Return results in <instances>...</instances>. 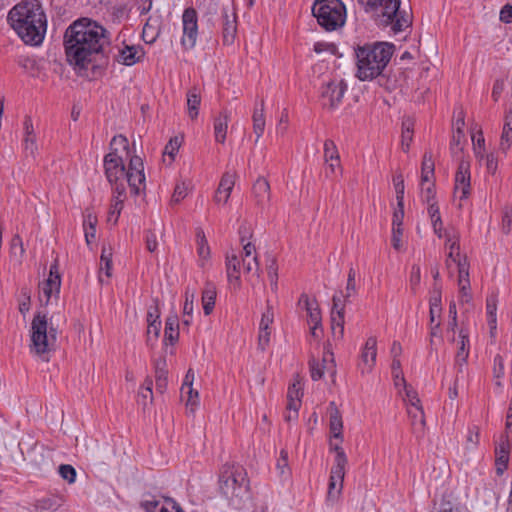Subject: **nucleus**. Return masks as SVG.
Wrapping results in <instances>:
<instances>
[{"instance_id":"dca6fc26","label":"nucleus","mask_w":512,"mask_h":512,"mask_svg":"<svg viewBox=\"0 0 512 512\" xmlns=\"http://www.w3.org/2000/svg\"><path fill=\"white\" fill-rule=\"evenodd\" d=\"M274 313L272 307L267 305L266 310L262 313L259 330H258V348L265 351L271 342L274 333Z\"/></svg>"},{"instance_id":"79ce46f5","label":"nucleus","mask_w":512,"mask_h":512,"mask_svg":"<svg viewBox=\"0 0 512 512\" xmlns=\"http://www.w3.org/2000/svg\"><path fill=\"white\" fill-rule=\"evenodd\" d=\"M160 34V20L158 17H149L143 27V38L146 42H154Z\"/></svg>"},{"instance_id":"603ef678","label":"nucleus","mask_w":512,"mask_h":512,"mask_svg":"<svg viewBox=\"0 0 512 512\" xmlns=\"http://www.w3.org/2000/svg\"><path fill=\"white\" fill-rule=\"evenodd\" d=\"M470 353V340L469 333L466 329L462 328L459 332V348L457 355H468Z\"/></svg>"},{"instance_id":"a211bd4d","label":"nucleus","mask_w":512,"mask_h":512,"mask_svg":"<svg viewBox=\"0 0 512 512\" xmlns=\"http://www.w3.org/2000/svg\"><path fill=\"white\" fill-rule=\"evenodd\" d=\"M61 288V277L56 264L51 265L48 278L41 285V300L48 304L52 298H58Z\"/></svg>"},{"instance_id":"49530a36","label":"nucleus","mask_w":512,"mask_h":512,"mask_svg":"<svg viewBox=\"0 0 512 512\" xmlns=\"http://www.w3.org/2000/svg\"><path fill=\"white\" fill-rule=\"evenodd\" d=\"M392 376L394 386L397 389L398 393H401V386H405L406 380L404 378L403 372L401 370L400 360L394 358L391 365Z\"/></svg>"},{"instance_id":"338daca9","label":"nucleus","mask_w":512,"mask_h":512,"mask_svg":"<svg viewBox=\"0 0 512 512\" xmlns=\"http://www.w3.org/2000/svg\"><path fill=\"white\" fill-rule=\"evenodd\" d=\"M413 131L405 123L403 124L402 135H401V146L403 151H408L412 142Z\"/></svg>"},{"instance_id":"b1692460","label":"nucleus","mask_w":512,"mask_h":512,"mask_svg":"<svg viewBox=\"0 0 512 512\" xmlns=\"http://www.w3.org/2000/svg\"><path fill=\"white\" fill-rule=\"evenodd\" d=\"M24 140H23V147L24 152L27 156H30L32 158H35L38 152V145L36 140V135L33 131V125L31 119H25L24 121Z\"/></svg>"},{"instance_id":"4d7b16f0","label":"nucleus","mask_w":512,"mask_h":512,"mask_svg":"<svg viewBox=\"0 0 512 512\" xmlns=\"http://www.w3.org/2000/svg\"><path fill=\"white\" fill-rule=\"evenodd\" d=\"M342 173V166L339 159H335V162L333 161H325V174L327 177H336L338 175H341Z\"/></svg>"},{"instance_id":"473e14b6","label":"nucleus","mask_w":512,"mask_h":512,"mask_svg":"<svg viewBox=\"0 0 512 512\" xmlns=\"http://www.w3.org/2000/svg\"><path fill=\"white\" fill-rule=\"evenodd\" d=\"M253 194L259 205H264L270 199V185L265 178H258L253 185Z\"/></svg>"},{"instance_id":"9b49d317","label":"nucleus","mask_w":512,"mask_h":512,"mask_svg":"<svg viewBox=\"0 0 512 512\" xmlns=\"http://www.w3.org/2000/svg\"><path fill=\"white\" fill-rule=\"evenodd\" d=\"M348 84L345 80L335 78L323 86L322 90V105L329 109L335 110L341 104L345 93L347 92Z\"/></svg>"},{"instance_id":"052dcab7","label":"nucleus","mask_w":512,"mask_h":512,"mask_svg":"<svg viewBox=\"0 0 512 512\" xmlns=\"http://www.w3.org/2000/svg\"><path fill=\"white\" fill-rule=\"evenodd\" d=\"M458 270L457 284L470 282L469 278V263L467 260H462L461 263L456 264Z\"/></svg>"},{"instance_id":"9d476101","label":"nucleus","mask_w":512,"mask_h":512,"mask_svg":"<svg viewBox=\"0 0 512 512\" xmlns=\"http://www.w3.org/2000/svg\"><path fill=\"white\" fill-rule=\"evenodd\" d=\"M182 31V47L186 50L193 49L198 39V15L196 10L192 7H188L183 11Z\"/></svg>"},{"instance_id":"2f4dec72","label":"nucleus","mask_w":512,"mask_h":512,"mask_svg":"<svg viewBox=\"0 0 512 512\" xmlns=\"http://www.w3.org/2000/svg\"><path fill=\"white\" fill-rule=\"evenodd\" d=\"M241 267L243 268V263L241 264L236 255L232 254L227 256L226 270L228 281L230 283H235V285L239 284Z\"/></svg>"},{"instance_id":"e433bc0d","label":"nucleus","mask_w":512,"mask_h":512,"mask_svg":"<svg viewBox=\"0 0 512 512\" xmlns=\"http://www.w3.org/2000/svg\"><path fill=\"white\" fill-rule=\"evenodd\" d=\"M187 113L190 119L194 120L198 117L201 104L200 91L194 87L187 92Z\"/></svg>"},{"instance_id":"f704fd0d","label":"nucleus","mask_w":512,"mask_h":512,"mask_svg":"<svg viewBox=\"0 0 512 512\" xmlns=\"http://www.w3.org/2000/svg\"><path fill=\"white\" fill-rule=\"evenodd\" d=\"M511 145H512V111H510L505 117L502 134H501V138H500L499 149L502 152L507 153V151L510 149Z\"/></svg>"},{"instance_id":"c03bdc74","label":"nucleus","mask_w":512,"mask_h":512,"mask_svg":"<svg viewBox=\"0 0 512 512\" xmlns=\"http://www.w3.org/2000/svg\"><path fill=\"white\" fill-rule=\"evenodd\" d=\"M495 454L496 464L498 466V470L500 471V466L506 467L510 455V445L506 439H501L496 445Z\"/></svg>"},{"instance_id":"6e6d98bb","label":"nucleus","mask_w":512,"mask_h":512,"mask_svg":"<svg viewBox=\"0 0 512 512\" xmlns=\"http://www.w3.org/2000/svg\"><path fill=\"white\" fill-rule=\"evenodd\" d=\"M339 158V152L335 143L332 140H326L324 143V160L335 162V159Z\"/></svg>"},{"instance_id":"bb28decb","label":"nucleus","mask_w":512,"mask_h":512,"mask_svg":"<svg viewBox=\"0 0 512 512\" xmlns=\"http://www.w3.org/2000/svg\"><path fill=\"white\" fill-rule=\"evenodd\" d=\"M407 413L412 425L413 432L417 435H423L425 428V414L420 405L408 406Z\"/></svg>"},{"instance_id":"a18cd8bd","label":"nucleus","mask_w":512,"mask_h":512,"mask_svg":"<svg viewBox=\"0 0 512 512\" xmlns=\"http://www.w3.org/2000/svg\"><path fill=\"white\" fill-rule=\"evenodd\" d=\"M153 381L150 377H147L143 384L141 385L138 397L139 402L145 407L148 403H151L153 400Z\"/></svg>"},{"instance_id":"393cba45","label":"nucleus","mask_w":512,"mask_h":512,"mask_svg":"<svg viewBox=\"0 0 512 512\" xmlns=\"http://www.w3.org/2000/svg\"><path fill=\"white\" fill-rule=\"evenodd\" d=\"M230 114L228 111H222L213 122L214 138L217 143L224 144L227 136Z\"/></svg>"},{"instance_id":"69168bd1","label":"nucleus","mask_w":512,"mask_h":512,"mask_svg":"<svg viewBox=\"0 0 512 512\" xmlns=\"http://www.w3.org/2000/svg\"><path fill=\"white\" fill-rule=\"evenodd\" d=\"M458 289H459V300L462 303H469L472 300L470 282L464 281V283L458 284Z\"/></svg>"},{"instance_id":"ea45409f","label":"nucleus","mask_w":512,"mask_h":512,"mask_svg":"<svg viewBox=\"0 0 512 512\" xmlns=\"http://www.w3.org/2000/svg\"><path fill=\"white\" fill-rule=\"evenodd\" d=\"M432 228L434 233L439 237H443V222L440 215L439 206L436 202H432L429 204L427 209Z\"/></svg>"},{"instance_id":"39448f33","label":"nucleus","mask_w":512,"mask_h":512,"mask_svg":"<svg viewBox=\"0 0 512 512\" xmlns=\"http://www.w3.org/2000/svg\"><path fill=\"white\" fill-rule=\"evenodd\" d=\"M372 9H379L378 23L383 28H389L393 36L406 32L412 23L410 15L400 10V0H363Z\"/></svg>"},{"instance_id":"423d86ee","label":"nucleus","mask_w":512,"mask_h":512,"mask_svg":"<svg viewBox=\"0 0 512 512\" xmlns=\"http://www.w3.org/2000/svg\"><path fill=\"white\" fill-rule=\"evenodd\" d=\"M57 335V328L54 327L46 314H35L30 329V352L43 361H48L49 353L56 346Z\"/></svg>"},{"instance_id":"de8ad7c7","label":"nucleus","mask_w":512,"mask_h":512,"mask_svg":"<svg viewBox=\"0 0 512 512\" xmlns=\"http://www.w3.org/2000/svg\"><path fill=\"white\" fill-rule=\"evenodd\" d=\"M10 253L11 256L17 259L19 262H21L24 257L25 248L23 240L18 234L14 235L11 239Z\"/></svg>"},{"instance_id":"864d4df0","label":"nucleus","mask_w":512,"mask_h":512,"mask_svg":"<svg viewBox=\"0 0 512 512\" xmlns=\"http://www.w3.org/2000/svg\"><path fill=\"white\" fill-rule=\"evenodd\" d=\"M394 189L396 193L397 206H402L404 203V179L402 175H396L393 178Z\"/></svg>"},{"instance_id":"4468645a","label":"nucleus","mask_w":512,"mask_h":512,"mask_svg":"<svg viewBox=\"0 0 512 512\" xmlns=\"http://www.w3.org/2000/svg\"><path fill=\"white\" fill-rule=\"evenodd\" d=\"M470 191V165L466 161H461L458 165V169L454 177V195L459 200H465L469 197Z\"/></svg>"},{"instance_id":"bf43d9fd","label":"nucleus","mask_w":512,"mask_h":512,"mask_svg":"<svg viewBox=\"0 0 512 512\" xmlns=\"http://www.w3.org/2000/svg\"><path fill=\"white\" fill-rule=\"evenodd\" d=\"M112 275V261H100L98 279L101 283L107 282Z\"/></svg>"},{"instance_id":"4be33fe9","label":"nucleus","mask_w":512,"mask_h":512,"mask_svg":"<svg viewBox=\"0 0 512 512\" xmlns=\"http://www.w3.org/2000/svg\"><path fill=\"white\" fill-rule=\"evenodd\" d=\"M126 199V188L122 185L113 190L112 202L107 216L108 223L116 225Z\"/></svg>"},{"instance_id":"8fccbe9b","label":"nucleus","mask_w":512,"mask_h":512,"mask_svg":"<svg viewBox=\"0 0 512 512\" xmlns=\"http://www.w3.org/2000/svg\"><path fill=\"white\" fill-rule=\"evenodd\" d=\"M480 434L477 426L468 427L465 448L474 451L479 445Z\"/></svg>"},{"instance_id":"ddd939ff","label":"nucleus","mask_w":512,"mask_h":512,"mask_svg":"<svg viewBox=\"0 0 512 512\" xmlns=\"http://www.w3.org/2000/svg\"><path fill=\"white\" fill-rule=\"evenodd\" d=\"M377 360V338L370 336L360 349L358 369L362 375L372 373Z\"/></svg>"},{"instance_id":"6ab92c4d","label":"nucleus","mask_w":512,"mask_h":512,"mask_svg":"<svg viewBox=\"0 0 512 512\" xmlns=\"http://www.w3.org/2000/svg\"><path fill=\"white\" fill-rule=\"evenodd\" d=\"M144 52L139 46L124 45L119 47L114 56L115 61L125 66H133L143 57Z\"/></svg>"},{"instance_id":"1a4fd4ad","label":"nucleus","mask_w":512,"mask_h":512,"mask_svg":"<svg viewBox=\"0 0 512 512\" xmlns=\"http://www.w3.org/2000/svg\"><path fill=\"white\" fill-rule=\"evenodd\" d=\"M356 293V271L353 267H350L345 290L337 292L332 300L331 329L333 336L337 339H342L344 335L345 304L351 297H354Z\"/></svg>"},{"instance_id":"cd10ccee","label":"nucleus","mask_w":512,"mask_h":512,"mask_svg":"<svg viewBox=\"0 0 512 512\" xmlns=\"http://www.w3.org/2000/svg\"><path fill=\"white\" fill-rule=\"evenodd\" d=\"M143 507L146 512H183L171 499L145 501Z\"/></svg>"},{"instance_id":"5fc2aeb1","label":"nucleus","mask_w":512,"mask_h":512,"mask_svg":"<svg viewBox=\"0 0 512 512\" xmlns=\"http://www.w3.org/2000/svg\"><path fill=\"white\" fill-rule=\"evenodd\" d=\"M155 378L157 391L163 393L167 387V372L164 367H160L159 364L156 366Z\"/></svg>"},{"instance_id":"680f3d73","label":"nucleus","mask_w":512,"mask_h":512,"mask_svg":"<svg viewBox=\"0 0 512 512\" xmlns=\"http://www.w3.org/2000/svg\"><path fill=\"white\" fill-rule=\"evenodd\" d=\"M59 474L64 480H67L69 483H74L76 480V470L71 465H68V464L60 465L59 466Z\"/></svg>"},{"instance_id":"aec40b11","label":"nucleus","mask_w":512,"mask_h":512,"mask_svg":"<svg viewBox=\"0 0 512 512\" xmlns=\"http://www.w3.org/2000/svg\"><path fill=\"white\" fill-rule=\"evenodd\" d=\"M223 42L224 44H232L237 31L236 13L230 7H223Z\"/></svg>"},{"instance_id":"c85d7f7f","label":"nucleus","mask_w":512,"mask_h":512,"mask_svg":"<svg viewBox=\"0 0 512 512\" xmlns=\"http://www.w3.org/2000/svg\"><path fill=\"white\" fill-rule=\"evenodd\" d=\"M243 271L246 273L255 272L259 270V263L255 255V246L251 242L243 244Z\"/></svg>"},{"instance_id":"13d9d810","label":"nucleus","mask_w":512,"mask_h":512,"mask_svg":"<svg viewBox=\"0 0 512 512\" xmlns=\"http://www.w3.org/2000/svg\"><path fill=\"white\" fill-rule=\"evenodd\" d=\"M182 397L185 398L186 406L191 412H194L199 406V393L197 390H194L193 387L191 388V393L186 392Z\"/></svg>"},{"instance_id":"72a5a7b5","label":"nucleus","mask_w":512,"mask_h":512,"mask_svg":"<svg viewBox=\"0 0 512 512\" xmlns=\"http://www.w3.org/2000/svg\"><path fill=\"white\" fill-rule=\"evenodd\" d=\"M446 247L449 250L447 258L448 265H450V263L458 264L461 263L462 260H467L465 256H461L460 254V245L456 236H447Z\"/></svg>"},{"instance_id":"f3484780","label":"nucleus","mask_w":512,"mask_h":512,"mask_svg":"<svg viewBox=\"0 0 512 512\" xmlns=\"http://www.w3.org/2000/svg\"><path fill=\"white\" fill-rule=\"evenodd\" d=\"M310 373L314 381L320 380L325 374L334 377L336 374V364L333 353L325 350L321 360H312L310 362Z\"/></svg>"},{"instance_id":"a19ab883","label":"nucleus","mask_w":512,"mask_h":512,"mask_svg":"<svg viewBox=\"0 0 512 512\" xmlns=\"http://www.w3.org/2000/svg\"><path fill=\"white\" fill-rule=\"evenodd\" d=\"M216 288L213 284H207L202 292V307L206 316L213 312L216 301Z\"/></svg>"},{"instance_id":"58836bf2","label":"nucleus","mask_w":512,"mask_h":512,"mask_svg":"<svg viewBox=\"0 0 512 512\" xmlns=\"http://www.w3.org/2000/svg\"><path fill=\"white\" fill-rule=\"evenodd\" d=\"M253 132L256 135V142L262 137L265 130L264 104L256 105L252 115Z\"/></svg>"},{"instance_id":"412c9836","label":"nucleus","mask_w":512,"mask_h":512,"mask_svg":"<svg viewBox=\"0 0 512 512\" xmlns=\"http://www.w3.org/2000/svg\"><path fill=\"white\" fill-rule=\"evenodd\" d=\"M234 185L235 175L230 172L224 173L215 192L214 201L219 205L227 204L230 199V195L234 188Z\"/></svg>"},{"instance_id":"3c124183","label":"nucleus","mask_w":512,"mask_h":512,"mask_svg":"<svg viewBox=\"0 0 512 512\" xmlns=\"http://www.w3.org/2000/svg\"><path fill=\"white\" fill-rule=\"evenodd\" d=\"M504 376V359L500 354L493 358V378L498 387L502 386L501 379Z\"/></svg>"},{"instance_id":"5701e85b","label":"nucleus","mask_w":512,"mask_h":512,"mask_svg":"<svg viewBox=\"0 0 512 512\" xmlns=\"http://www.w3.org/2000/svg\"><path fill=\"white\" fill-rule=\"evenodd\" d=\"M198 265L205 269L210 264V247L202 228L196 229Z\"/></svg>"},{"instance_id":"7ed1b4c3","label":"nucleus","mask_w":512,"mask_h":512,"mask_svg":"<svg viewBox=\"0 0 512 512\" xmlns=\"http://www.w3.org/2000/svg\"><path fill=\"white\" fill-rule=\"evenodd\" d=\"M7 20L25 44L31 46L42 44L47 31V19L37 0H25L16 4L9 11Z\"/></svg>"},{"instance_id":"0e129e2a","label":"nucleus","mask_w":512,"mask_h":512,"mask_svg":"<svg viewBox=\"0 0 512 512\" xmlns=\"http://www.w3.org/2000/svg\"><path fill=\"white\" fill-rule=\"evenodd\" d=\"M180 148V141L177 137L170 139L164 148V156H169L171 161L174 160L175 155L178 153Z\"/></svg>"},{"instance_id":"c756f323","label":"nucleus","mask_w":512,"mask_h":512,"mask_svg":"<svg viewBox=\"0 0 512 512\" xmlns=\"http://www.w3.org/2000/svg\"><path fill=\"white\" fill-rule=\"evenodd\" d=\"M97 222V216L93 212L86 210L83 215V230L87 245L93 243L96 238Z\"/></svg>"},{"instance_id":"e2e57ef3","label":"nucleus","mask_w":512,"mask_h":512,"mask_svg":"<svg viewBox=\"0 0 512 512\" xmlns=\"http://www.w3.org/2000/svg\"><path fill=\"white\" fill-rule=\"evenodd\" d=\"M403 227H392L391 243L395 250L401 251L403 249Z\"/></svg>"},{"instance_id":"774afa93","label":"nucleus","mask_w":512,"mask_h":512,"mask_svg":"<svg viewBox=\"0 0 512 512\" xmlns=\"http://www.w3.org/2000/svg\"><path fill=\"white\" fill-rule=\"evenodd\" d=\"M512 225V209L505 208L503 215H502V221H501V227L502 231L505 234H508L511 230Z\"/></svg>"},{"instance_id":"2eb2a0df","label":"nucleus","mask_w":512,"mask_h":512,"mask_svg":"<svg viewBox=\"0 0 512 512\" xmlns=\"http://www.w3.org/2000/svg\"><path fill=\"white\" fill-rule=\"evenodd\" d=\"M299 303L303 304L307 312V322L310 326L311 334L319 337L322 332V315L316 300L309 298L307 295H301Z\"/></svg>"},{"instance_id":"37998d69","label":"nucleus","mask_w":512,"mask_h":512,"mask_svg":"<svg viewBox=\"0 0 512 512\" xmlns=\"http://www.w3.org/2000/svg\"><path fill=\"white\" fill-rule=\"evenodd\" d=\"M329 428L333 439H342L343 421L336 408L330 412Z\"/></svg>"},{"instance_id":"6e6552de","label":"nucleus","mask_w":512,"mask_h":512,"mask_svg":"<svg viewBox=\"0 0 512 512\" xmlns=\"http://www.w3.org/2000/svg\"><path fill=\"white\" fill-rule=\"evenodd\" d=\"M312 13L319 26L327 32L338 31L347 19L346 6L341 0H316Z\"/></svg>"},{"instance_id":"a878e982","label":"nucleus","mask_w":512,"mask_h":512,"mask_svg":"<svg viewBox=\"0 0 512 512\" xmlns=\"http://www.w3.org/2000/svg\"><path fill=\"white\" fill-rule=\"evenodd\" d=\"M345 474L346 468L331 467L328 485L329 497L337 496L341 493Z\"/></svg>"},{"instance_id":"f257e3e1","label":"nucleus","mask_w":512,"mask_h":512,"mask_svg":"<svg viewBox=\"0 0 512 512\" xmlns=\"http://www.w3.org/2000/svg\"><path fill=\"white\" fill-rule=\"evenodd\" d=\"M111 151L104 157V170L112 189L129 185L131 193L139 195L146 187L144 163L141 157L131 155L128 139L116 135L111 140Z\"/></svg>"},{"instance_id":"09e8293b","label":"nucleus","mask_w":512,"mask_h":512,"mask_svg":"<svg viewBox=\"0 0 512 512\" xmlns=\"http://www.w3.org/2000/svg\"><path fill=\"white\" fill-rule=\"evenodd\" d=\"M399 394L402 395L407 407L420 405L417 392L411 386H408L407 383L405 386H401V393Z\"/></svg>"},{"instance_id":"c9c22d12","label":"nucleus","mask_w":512,"mask_h":512,"mask_svg":"<svg viewBox=\"0 0 512 512\" xmlns=\"http://www.w3.org/2000/svg\"><path fill=\"white\" fill-rule=\"evenodd\" d=\"M179 337V320L177 315L170 316L166 319L164 330V341L173 345Z\"/></svg>"},{"instance_id":"f8f14e48","label":"nucleus","mask_w":512,"mask_h":512,"mask_svg":"<svg viewBox=\"0 0 512 512\" xmlns=\"http://www.w3.org/2000/svg\"><path fill=\"white\" fill-rule=\"evenodd\" d=\"M303 397V385L299 379H295L287 390V405L284 419L287 422L295 421L299 415Z\"/></svg>"},{"instance_id":"20e7f679","label":"nucleus","mask_w":512,"mask_h":512,"mask_svg":"<svg viewBox=\"0 0 512 512\" xmlns=\"http://www.w3.org/2000/svg\"><path fill=\"white\" fill-rule=\"evenodd\" d=\"M394 45L378 42L358 46L355 49L356 76L361 81H369L382 74L391 60Z\"/></svg>"},{"instance_id":"4c0bfd02","label":"nucleus","mask_w":512,"mask_h":512,"mask_svg":"<svg viewBox=\"0 0 512 512\" xmlns=\"http://www.w3.org/2000/svg\"><path fill=\"white\" fill-rule=\"evenodd\" d=\"M471 139H472V145H473V151H474L475 157L480 160L484 159L485 151H486L485 138H484L481 128L478 125H475L472 128Z\"/></svg>"},{"instance_id":"f03ea898","label":"nucleus","mask_w":512,"mask_h":512,"mask_svg":"<svg viewBox=\"0 0 512 512\" xmlns=\"http://www.w3.org/2000/svg\"><path fill=\"white\" fill-rule=\"evenodd\" d=\"M107 31L94 21L83 18L74 21L64 35V47L70 65L87 68L107 42Z\"/></svg>"},{"instance_id":"0eeeda50","label":"nucleus","mask_w":512,"mask_h":512,"mask_svg":"<svg viewBox=\"0 0 512 512\" xmlns=\"http://www.w3.org/2000/svg\"><path fill=\"white\" fill-rule=\"evenodd\" d=\"M221 492L231 500L235 507H239L238 499L248 494V480L245 469L240 465L226 463L219 476Z\"/></svg>"},{"instance_id":"7c9ffc66","label":"nucleus","mask_w":512,"mask_h":512,"mask_svg":"<svg viewBox=\"0 0 512 512\" xmlns=\"http://www.w3.org/2000/svg\"><path fill=\"white\" fill-rule=\"evenodd\" d=\"M342 439H331L329 443V450L335 454L334 462L332 467H340L346 468L348 464V459L346 453L342 447Z\"/></svg>"}]
</instances>
